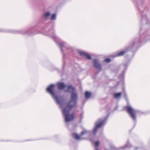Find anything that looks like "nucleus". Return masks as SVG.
Instances as JSON below:
<instances>
[{
    "label": "nucleus",
    "mask_w": 150,
    "mask_h": 150,
    "mask_svg": "<svg viewBox=\"0 0 150 150\" xmlns=\"http://www.w3.org/2000/svg\"><path fill=\"white\" fill-rule=\"evenodd\" d=\"M50 15V13L49 12H47L45 14V16L46 18H47Z\"/></svg>",
    "instance_id": "obj_15"
},
{
    "label": "nucleus",
    "mask_w": 150,
    "mask_h": 150,
    "mask_svg": "<svg viewBox=\"0 0 150 150\" xmlns=\"http://www.w3.org/2000/svg\"><path fill=\"white\" fill-rule=\"evenodd\" d=\"M110 59L109 58H107L105 59V61L107 62H110Z\"/></svg>",
    "instance_id": "obj_16"
},
{
    "label": "nucleus",
    "mask_w": 150,
    "mask_h": 150,
    "mask_svg": "<svg viewBox=\"0 0 150 150\" xmlns=\"http://www.w3.org/2000/svg\"><path fill=\"white\" fill-rule=\"evenodd\" d=\"M79 54L81 56L86 57L88 59H91V57L90 55L84 52H79Z\"/></svg>",
    "instance_id": "obj_6"
},
{
    "label": "nucleus",
    "mask_w": 150,
    "mask_h": 150,
    "mask_svg": "<svg viewBox=\"0 0 150 150\" xmlns=\"http://www.w3.org/2000/svg\"><path fill=\"white\" fill-rule=\"evenodd\" d=\"M86 133V132H81V135H83Z\"/></svg>",
    "instance_id": "obj_17"
},
{
    "label": "nucleus",
    "mask_w": 150,
    "mask_h": 150,
    "mask_svg": "<svg viewBox=\"0 0 150 150\" xmlns=\"http://www.w3.org/2000/svg\"><path fill=\"white\" fill-rule=\"evenodd\" d=\"M72 135L76 139H80V136L76 134L73 133Z\"/></svg>",
    "instance_id": "obj_10"
},
{
    "label": "nucleus",
    "mask_w": 150,
    "mask_h": 150,
    "mask_svg": "<svg viewBox=\"0 0 150 150\" xmlns=\"http://www.w3.org/2000/svg\"><path fill=\"white\" fill-rule=\"evenodd\" d=\"M94 144L96 148L98 147L99 144V142L98 141H96L94 143Z\"/></svg>",
    "instance_id": "obj_13"
},
{
    "label": "nucleus",
    "mask_w": 150,
    "mask_h": 150,
    "mask_svg": "<svg viewBox=\"0 0 150 150\" xmlns=\"http://www.w3.org/2000/svg\"><path fill=\"white\" fill-rule=\"evenodd\" d=\"M57 85L58 86V88L59 90L63 89L66 87L65 85L63 83H58Z\"/></svg>",
    "instance_id": "obj_8"
},
{
    "label": "nucleus",
    "mask_w": 150,
    "mask_h": 150,
    "mask_svg": "<svg viewBox=\"0 0 150 150\" xmlns=\"http://www.w3.org/2000/svg\"><path fill=\"white\" fill-rule=\"evenodd\" d=\"M55 86L53 84L50 85L47 88V91L50 93L53 97L54 98L58 104H60L61 103V101L59 99V98L57 96H55L54 95V90Z\"/></svg>",
    "instance_id": "obj_2"
},
{
    "label": "nucleus",
    "mask_w": 150,
    "mask_h": 150,
    "mask_svg": "<svg viewBox=\"0 0 150 150\" xmlns=\"http://www.w3.org/2000/svg\"><path fill=\"white\" fill-rule=\"evenodd\" d=\"M75 91V88L72 86H68L67 87V89L66 91V92H73L71 95V96L72 95V94L73 93H76L77 95V94L75 92H73ZM72 99H71V100Z\"/></svg>",
    "instance_id": "obj_7"
},
{
    "label": "nucleus",
    "mask_w": 150,
    "mask_h": 150,
    "mask_svg": "<svg viewBox=\"0 0 150 150\" xmlns=\"http://www.w3.org/2000/svg\"><path fill=\"white\" fill-rule=\"evenodd\" d=\"M121 93H115L114 94V97L115 98L120 97L121 96Z\"/></svg>",
    "instance_id": "obj_12"
},
{
    "label": "nucleus",
    "mask_w": 150,
    "mask_h": 150,
    "mask_svg": "<svg viewBox=\"0 0 150 150\" xmlns=\"http://www.w3.org/2000/svg\"><path fill=\"white\" fill-rule=\"evenodd\" d=\"M91 93L88 92V91H86L85 93V96L86 98H90L91 96Z\"/></svg>",
    "instance_id": "obj_9"
},
{
    "label": "nucleus",
    "mask_w": 150,
    "mask_h": 150,
    "mask_svg": "<svg viewBox=\"0 0 150 150\" xmlns=\"http://www.w3.org/2000/svg\"><path fill=\"white\" fill-rule=\"evenodd\" d=\"M56 18V15L54 14H53L52 16L51 19L52 20H54Z\"/></svg>",
    "instance_id": "obj_14"
},
{
    "label": "nucleus",
    "mask_w": 150,
    "mask_h": 150,
    "mask_svg": "<svg viewBox=\"0 0 150 150\" xmlns=\"http://www.w3.org/2000/svg\"><path fill=\"white\" fill-rule=\"evenodd\" d=\"M71 99V100L69 101L66 104V107L62 110L66 122L73 121L75 118V114L74 112H73L71 113H70L69 112L72 109L76 106L77 95L76 93H74L72 94Z\"/></svg>",
    "instance_id": "obj_1"
},
{
    "label": "nucleus",
    "mask_w": 150,
    "mask_h": 150,
    "mask_svg": "<svg viewBox=\"0 0 150 150\" xmlns=\"http://www.w3.org/2000/svg\"><path fill=\"white\" fill-rule=\"evenodd\" d=\"M126 111L129 114L130 116L134 120L136 119V111L131 107L129 106L126 107Z\"/></svg>",
    "instance_id": "obj_3"
},
{
    "label": "nucleus",
    "mask_w": 150,
    "mask_h": 150,
    "mask_svg": "<svg viewBox=\"0 0 150 150\" xmlns=\"http://www.w3.org/2000/svg\"><path fill=\"white\" fill-rule=\"evenodd\" d=\"M93 66L96 68L99 69V71L101 70V65L99 63L98 61L96 59L93 60Z\"/></svg>",
    "instance_id": "obj_5"
},
{
    "label": "nucleus",
    "mask_w": 150,
    "mask_h": 150,
    "mask_svg": "<svg viewBox=\"0 0 150 150\" xmlns=\"http://www.w3.org/2000/svg\"><path fill=\"white\" fill-rule=\"evenodd\" d=\"M125 53V51H120L116 55V56L118 57L123 55Z\"/></svg>",
    "instance_id": "obj_11"
},
{
    "label": "nucleus",
    "mask_w": 150,
    "mask_h": 150,
    "mask_svg": "<svg viewBox=\"0 0 150 150\" xmlns=\"http://www.w3.org/2000/svg\"><path fill=\"white\" fill-rule=\"evenodd\" d=\"M104 122V121L101 120L100 121H97L96 123L95 127L93 130V132L95 133L98 129L100 128L103 125Z\"/></svg>",
    "instance_id": "obj_4"
}]
</instances>
